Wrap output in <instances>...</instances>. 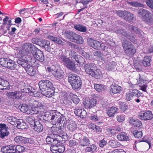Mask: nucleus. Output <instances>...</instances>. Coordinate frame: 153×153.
<instances>
[{
	"label": "nucleus",
	"instance_id": "obj_1",
	"mask_svg": "<svg viewBox=\"0 0 153 153\" xmlns=\"http://www.w3.org/2000/svg\"><path fill=\"white\" fill-rule=\"evenodd\" d=\"M45 120L52 122L53 125L57 123H65V118L56 111H50L45 113L44 115Z\"/></svg>",
	"mask_w": 153,
	"mask_h": 153
},
{
	"label": "nucleus",
	"instance_id": "obj_2",
	"mask_svg": "<svg viewBox=\"0 0 153 153\" xmlns=\"http://www.w3.org/2000/svg\"><path fill=\"white\" fill-rule=\"evenodd\" d=\"M95 55L98 56L99 61L102 62L103 64H106L105 65L106 69L110 70L112 71H115L116 63L115 62L111 61L110 55H103L101 52L99 51L95 53Z\"/></svg>",
	"mask_w": 153,
	"mask_h": 153
},
{
	"label": "nucleus",
	"instance_id": "obj_3",
	"mask_svg": "<svg viewBox=\"0 0 153 153\" xmlns=\"http://www.w3.org/2000/svg\"><path fill=\"white\" fill-rule=\"evenodd\" d=\"M129 28L131 30L130 32L128 31H127V32H124L121 30H117L116 31V32L119 34H122L123 36L129 39L130 41L135 44L137 43V42L136 41V37L134 36V34H133L134 33H135L137 34H138V36H140V35L142 36L143 34L144 33L141 31L138 28L132 25L129 26Z\"/></svg>",
	"mask_w": 153,
	"mask_h": 153
},
{
	"label": "nucleus",
	"instance_id": "obj_4",
	"mask_svg": "<svg viewBox=\"0 0 153 153\" xmlns=\"http://www.w3.org/2000/svg\"><path fill=\"white\" fill-rule=\"evenodd\" d=\"M39 85L42 95L48 97L53 95V91L51 89L53 85L50 81L48 80H41L39 82Z\"/></svg>",
	"mask_w": 153,
	"mask_h": 153
},
{
	"label": "nucleus",
	"instance_id": "obj_5",
	"mask_svg": "<svg viewBox=\"0 0 153 153\" xmlns=\"http://www.w3.org/2000/svg\"><path fill=\"white\" fill-rule=\"evenodd\" d=\"M37 49L34 46L30 43H26L22 47V50L17 54L18 58L23 57L25 56L32 57L33 53Z\"/></svg>",
	"mask_w": 153,
	"mask_h": 153
},
{
	"label": "nucleus",
	"instance_id": "obj_6",
	"mask_svg": "<svg viewBox=\"0 0 153 153\" xmlns=\"http://www.w3.org/2000/svg\"><path fill=\"white\" fill-rule=\"evenodd\" d=\"M68 76V82L71 85L72 88L75 90L80 89L82 85L80 78L71 73H69Z\"/></svg>",
	"mask_w": 153,
	"mask_h": 153
},
{
	"label": "nucleus",
	"instance_id": "obj_7",
	"mask_svg": "<svg viewBox=\"0 0 153 153\" xmlns=\"http://www.w3.org/2000/svg\"><path fill=\"white\" fill-rule=\"evenodd\" d=\"M46 105L41 102H36L34 105L29 106V114H37L39 112H43L45 111Z\"/></svg>",
	"mask_w": 153,
	"mask_h": 153
},
{
	"label": "nucleus",
	"instance_id": "obj_8",
	"mask_svg": "<svg viewBox=\"0 0 153 153\" xmlns=\"http://www.w3.org/2000/svg\"><path fill=\"white\" fill-rule=\"evenodd\" d=\"M138 16L142 17L143 20L149 24L153 22V16L148 10L143 8L140 9L138 11Z\"/></svg>",
	"mask_w": 153,
	"mask_h": 153
},
{
	"label": "nucleus",
	"instance_id": "obj_9",
	"mask_svg": "<svg viewBox=\"0 0 153 153\" xmlns=\"http://www.w3.org/2000/svg\"><path fill=\"white\" fill-rule=\"evenodd\" d=\"M59 59L61 60L67 68L72 71L75 70L76 67L75 63L64 54H62L59 56Z\"/></svg>",
	"mask_w": 153,
	"mask_h": 153
},
{
	"label": "nucleus",
	"instance_id": "obj_10",
	"mask_svg": "<svg viewBox=\"0 0 153 153\" xmlns=\"http://www.w3.org/2000/svg\"><path fill=\"white\" fill-rule=\"evenodd\" d=\"M22 58V59H18L17 62L19 64L21 65L25 69L29 66V65H33V63L34 61L36 62L35 60L32 59V57H31L25 56Z\"/></svg>",
	"mask_w": 153,
	"mask_h": 153
},
{
	"label": "nucleus",
	"instance_id": "obj_11",
	"mask_svg": "<svg viewBox=\"0 0 153 153\" xmlns=\"http://www.w3.org/2000/svg\"><path fill=\"white\" fill-rule=\"evenodd\" d=\"M123 47L125 53L128 55L132 56L136 52L134 46L130 42L124 41L123 42Z\"/></svg>",
	"mask_w": 153,
	"mask_h": 153
},
{
	"label": "nucleus",
	"instance_id": "obj_12",
	"mask_svg": "<svg viewBox=\"0 0 153 153\" xmlns=\"http://www.w3.org/2000/svg\"><path fill=\"white\" fill-rule=\"evenodd\" d=\"M67 37L71 41L77 44H81L83 42L82 38L80 36L73 32H69L67 34Z\"/></svg>",
	"mask_w": 153,
	"mask_h": 153
},
{
	"label": "nucleus",
	"instance_id": "obj_13",
	"mask_svg": "<svg viewBox=\"0 0 153 153\" xmlns=\"http://www.w3.org/2000/svg\"><path fill=\"white\" fill-rule=\"evenodd\" d=\"M74 138L79 141V145L83 146H87L90 143L88 138L85 137L80 133H76L74 135Z\"/></svg>",
	"mask_w": 153,
	"mask_h": 153
},
{
	"label": "nucleus",
	"instance_id": "obj_14",
	"mask_svg": "<svg viewBox=\"0 0 153 153\" xmlns=\"http://www.w3.org/2000/svg\"><path fill=\"white\" fill-rule=\"evenodd\" d=\"M153 117L152 112L149 111H141L139 114V117L140 119L143 120H150Z\"/></svg>",
	"mask_w": 153,
	"mask_h": 153
},
{
	"label": "nucleus",
	"instance_id": "obj_15",
	"mask_svg": "<svg viewBox=\"0 0 153 153\" xmlns=\"http://www.w3.org/2000/svg\"><path fill=\"white\" fill-rule=\"evenodd\" d=\"M7 95L9 99L14 100L19 99L22 96V94L19 91H11L7 92Z\"/></svg>",
	"mask_w": 153,
	"mask_h": 153
},
{
	"label": "nucleus",
	"instance_id": "obj_16",
	"mask_svg": "<svg viewBox=\"0 0 153 153\" xmlns=\"http://www.w3.org/2000/svg\"><path fill=\"white\" fill-rule=\"evenodd\" d=\"M33 56L35 59L41 62H43L44 60V57L42 51L37 49L32 55V58Z\"/></svg>",
	"mask_w": 153,
	"mask_h": 153
},
{
	"label": "nucleus",
	"instance_id": "obj_17",
	"mask_svg": "<svg viewBox=\"0 0 153 153\" xmlns=\"http://www.w3.org/2000/svg\"><path fill=\"white\" fill-rule=\"evenodd\" d=\"M51 151L53 153H61L65 150L64 146H56V145H52L50 147Z\"/></svg>",
	"mask_w": 153,
	"mask_h": 153
},
{
	"label": "nucleus",
	"instance_id": "obj_18",
	"mask_svg": "<svg viewBox=\"0 0 153 153\" xmlns=\"http://www.w3.org/2000/svg\"><path fill=\"white\" fill-rule=\"evenodd\" d=\"M139 91L136 89H133L130 90L129 92L126 93V99L127 101H130L132 100L134 96L137 95L138 96V93Z\"/></svg>",
	"mask_w": 153,
	"mask_h": 153
},
{
	"label": "nucleus",
	"instance_id": "obj_19",
	"mask_svg": "<svg viewBox=\"0 0 153 153\" xmlns=\"http://www.w3.org/2000/svg\"><path fill=\"white\" fill-rule=\"evenodd\" d=\"M67 129L69 131H73L77 128V126L74 121L72 120H70L66 123Z\"/></svg>",
	"mask_w": 153,
	"mask_h": 153
},
{
	"label": "nucleus",
	"instance_id": "obj_20",
	"mask_svg": "<svg viewBox=\"0 0 153 153\" xmlns=\"http://www.w3.org/2000/svg\"><path fill=\"white\" fill-rule=\"evenodd\" d=\"M0 134L2 138H4L8 134V128L5 125L0 124Z\"/></svg>",
	"mask_w": 153,
	"mask_h": 153
},
{
	"label": "nucleus",
	"instance_id": "obj_21",
	"mask_svg": "<svg viewBox=\"0 0 153 153\" xmlns=\"http://www.w3.org/2000/svg\"><path fill=\"white\" fill-rule=\"evenodd\" d=\"M94 65L93 64L85 65L84 67L85 72L87 74L91 76L92 72L94 71Z\"/></svg>",
	"mask_w": 153,
	"mask_h": 153
},
{
	"label": "nucleus",
	"instance_id": "obj_22",
	"mask_svg": "<svg viewBox=\"0 0 153 153\" xmlns=\"http://www.w3.org/2000/svg\"><path fill=\"white\" fill-rule=\"evenodd\" d=\"M100 42L96 40H94L93 39H91L88 42L89 46L94 48L95 49H100Z\"/></svg>",
	"mask_w": 153,
	"mask_h": 153
},
{
	"label": "nucleus",
	"instance_id": "obj_23",
	"mask_svg": "<svg viewBox=\"0 0 153 153\" xmlns=\"http://www.w3.org/2000/svg\"><path fill=\"white\" fill-rule=\"evenodd\" d=\"M1 150L4 153H15V150L13 148V145L3 146L1 148Z\"/></svg>",
	"mask_w": 153,
	"mask_h": 153
},
{
	"label": "nucleus",
	"instance_id": "obj_24",
	"mask_svg": "<svg viewBox=\"0 0 153 153\" xmlns=\"http://www.w3.org/2000/svg\"><path fill=\"white\" fill-rule=\"evenodd\" d=\"M117 110L118 108H117L114 106L111 107L107 109V114L110 117H113Z\"/></svg>",
	"mask_w": 153,
	"mask_h": 153
},
{
	"label": "nucleus",
	"instance_id": "obj_25",
	"mask_svg": "<svg viewBox=\"0 0 153 153\" xmlns=\"http://www.w3.org/2000/svg\"><path fill=\"white\" fill-rule=\"evenodd\" d=\"M117 138L119 141H126L129 140V137L127 135V134L124 132H122L119 134L117 136Z\"/></svg>",
	"mask_w": 153,
	"mask_h": 153
},
{
	"label": "nucleus",
	"instance_id": "obj_26",
	"mask_svg": "<svg viewBox=\"0 0 153 153\" xmlns=\"http://www.w3.org/2000/svg\"><path fill=\"white\" fill-rule=\"evenodd\" d=\"M53 75L57 79L62 78L64 75L63 71L60 69L56 70L55 72H53Z\"/></svg>",
	"mask_w": 153,
	"mask_h": 153
},
{
	"label": "nucleus",
	"instance_id": "obj_27",
	"mask_svg": "<svg viewBox=\"0 0 153 153\" xmlns=\"http://www.w3.org/2000/svg\"><path fill=\"white\" fill-rule=\"evenodd\" d=\"M25 89L24 90H25L26 92L28 93L30 95L37 97L40 96L39 93L36 91H32L31 90V87L25 88Z\"/></svg>",
	"mask_w": 153,
	"mask_h": 153
},
{
	"label": "nucleus",
	"instance_id": "obj_28",
	"mask_svg": "<svg viewBox=\"0 0 153 153\" xmlns=\"http://www.w3.org/2000/svg\"><path fill=\"white\" fill-rule=\"evenodd\" d=\"M150 57L149 56H146L144 58L142 61H140V63L141 65L144 66H149L150 65Z\"/></svg>",
	"mask_w": 153,
	"mask_h": 153
},
{
	"label": "nucleus",
	"instance_id": "obj_29",
	"mask_svg": "<svg viewBox=\"0 0 153 153\" xmlns=\"http://www.w3.org/2000/svg\"><path fill=\"white\" fill-rule=\"evenodd\" d=\"M46 140L48 144H51L52 145H56L59 142V140L49 136L47 137Z\"/></svg>",
	"mask_w": 153,
	"mask_h": 153
},
{
	"label": "nucleus",
	"instance_id": "obj_30",
	"mask_svg": "<svg viewBox=\"0 0 153 153\" xmlns=\"http://www.w3.org/2000/svg\"><path fill=\"white\" fill-rule=\"evenodd\" d=\"M121 89V87L117 85H114L111 86V94L119 93Z\"/></svg>",
	"mask_w": 153,
	"mask_h": 153
},
{
	"label": "nucleus",
	"instance_id": "obj_31",
	"mask_svg": "<svg viewBox=\"0 0 153 153\" xmlns=\"http://www.w3.org/2000/svg\"><path fill=\"white\" fill-rule=\"evenodd\" d=\"M102 75V72L100 70L95 67L94 71L91 76L96 78H100Z\"/></svg>",
	"mask_w": 153,
	"mask_h": 153
},
{
	"label": "nucleus",
	"instance_id": "obj_32",
	"mask_svg": "<svg viewBox=\"0 0 153 153\" xmlns=\"http://www.w3.org/2000/svg\"><path fill=\"white\" fill-rule=\"evenodd\" d=\"M16 66L17 65L13 61L8 59L6 68L13 70L16 68Z\"/></svg>",
	"mask_w": 153,
	"mask_h": 153
},
{
	"label": "nucleus",
	"instance_id": "obj_33",
	"mask_svg": "<svg viewBox=\"0 0 153 153\" xmlns=\"http://www.w3.org/2000/svg\"><path fill=\"white\" fill-rule=\"evenodd\" d=\"M34 126V130L38 132H41L43 129V126L39 122H36Z\"/></svg>",
	"mask_w": 153,
	"mask_h": 153
},
{
	"label": "nucleus",
	"instance_id": "obj_34",
	"mask_svg": "<svg viewBox=\"0 0 153 153\" xmlns=\"http://www.w3.org/2000/svg\"><path fill=\"white\" fill-rule=\"evenodd\" d=\"M64 94H65L64 97L65 99L63 101L64 103L68 106L71 105L72 102L71 101V99L70 97H69L66 93H64Z\"/></svg>",
	"mask_w": 153,
	"mask_h": 153
},
{
	"label": "nucleus",
	"instance_id": "obj_35",
	"mask_svg": "<svg viewBox=\"0 0 153 153\" xmlns=\"http://www.w3.org/2000/svg\"><path fill=\"white\" fill-rule=\"evenodd\" d=\"M31 65H29V66L26 68L25 70L28 74L31 76H33L36 74V71L34 68Z\"/></svg>",
	"mask_w": 153,
	"mask_h": 153
},
{
	"label": "nucleus",
	"instance_id": "obj_36",
	"mask_svg": "<svg viewBox=\"0 0 153 153\" xmlns=\"http://www.w3.org/2000/svg\"><path fill=\"white\" fill-rule=\"evenodd\" d=\"M95 89L98 92H101L105 90L106 88L105 85L100 84H94Z\"/></svg>",
	"mask_w": 153,
	"mask_h": 153
},
{
	"label": "nucleus",
	"instance_id": "obj_37",
	"mask_svg": "<svg viewBox=\"0 0 153 153\" xmlns=\"http://www.w3.org/2000/svg\"><path fill=\"white\" fill-rule=\"evenodd\" d=\"M19 108L22 112L29 114L28 111H29V106L25 104L20 105L19 106Z\"/></svg>",
	"mask_w": 153,
	"mask_h": 153
},
{
	"label": "nucleus",
	"instance_id": "obj_38",
	"mask_svg": "<svg viewBox=\"0 0 153 153\" xmlns=\"http://www.w3.org/2000/svg\"><path fill=\"white\" fill-rule=\"evenodd\" d=\"M97 149V147L96 145L93 144L86 147L85 149V151L87 152H91L93 153Z\"/></svg>",
	"mask_w": 153,
	"mask_h": 153
},
{
	"label": "nucleus",
	"instance_id": "obj_39",
	"mask_svg": "<svg viewBox=\"0 0 153 153\" xmlns=\"http://www.w3.org/2000/svg\"><path fill=\"white\" fill-rule=\"evenodd\" d=\"M16 123V127L19 129H23L26 128V123L23 122L22 120H19Z\"/></svg>",
	"mask_w": 153,
	"mask_h": 153
},
{
	"label": "nucleus",
	"instance_id": "obj_40",
	"mask_svg": "<svg viewBox=\"0 0 153 153\" xmlns=\"http://www.w3.org/2000/svg\"><path fill=\"white\" fill-rule=\"evenodd\" d=\"M130 123L132 124L134 126L139 127L142 125L141 122L137 119H131L130 120Z\"/></svg>",
	"mask_w": 153,
	"mask_h": 153
},
{
	"label": "nucleus",
	"instance_id": "obj_41",
	"mask_svg": "<svg viewBox=\"0 0 153 153\" xmlns=\"http://www.w3.org/2000/svg\"><path fill=\"white\" fill-rule=\"evenodd\" d=\"M47 38L54 42L59 44H62V41L59 38L57 37H54L51 36H49Z\"/></svg>",
	"mask_w": 153,
	"mask_h": 153
},
{
	"label": "nucleus",
	"instance_id": "obj_42",
	"mask_svg": "<svg viewBox=\"0 0 153 153\" xmlns=\"http://www.w3.org/2000/svg\"><path fill=\"white\" fill-rule=\"evenodd\" d=\"M74 28L76 30L83 32H85L86 31V27L80 25H75Z\"/></svg>",
	"mask_w": 153,
	"mask_h": 153
},
{
	"label": "nucleus",
	"instance_id": "obj_43",
	"mask_svg": "<svg viewBox=\"0 0 153 153\" xmlns=\"http://www.w3.org/2000/svg\"><path fill=\"white\" fill-rule=\"evenodd\" d=\"M134 19V18L133 14L127 11V13L126 15L125 19L127 21L131 22Z\"/></svg>",
	"mask_w": 153,
	"mask_h": 153
},
{
	"label": "nucleus",
	"instance_id": "obj_44",
	"mask_svg": "<svg viewBox=\"0 0 153 153\" xmlns=\"http://www.w3.org/2000/svg\"><path fill=\"white\" fill-rule=\"evenodd\" d=\"M7 119L8 122L12 125L15 124L16 123H17V121L19 120L17 118L13 116H9L7 118Z\"/></svg>",
	"mask_w": 153,
	"mask_h": 153
},
{
	"label": "nucleus",
	"instance_id": "obj_45",
	"mask_svg": "<svg viewBox=\"0 0 153 153\" xmlns=\"http://www.w3.org/2000/svg\"><path fill=\"white\" fill-rule=\"evenodd\" d=\"M1 86L3 87V88H0V89L1 90H8L10 89L9 83L7 81L4 80L2 81V85Z\"/></svg>",
	"mask_w": 153,
	"mask_h": 153
},
{
	"label": "nucleus",
	"instance_id": "obj_46",
	"mask_svg": "<svg viewBox=\"0 0 153 153\" xmlns=\"http://www.w3.org/2000/svg\"><path fill=\"white\" fill-rule=\"evenodd\" d=\"M70 97H72L71 100L73 103L75 104H77L79 102V100L77 96L72 94H70Z\"/></svg>",
	"mask_w": 153,
	"mask_h": 153
},
{
	"label": "nucleus",
	"instance_id": "obj_47",
	"mask_svg": "<svg viewBox=\"0 0 153 153\" xmlns=\"http://www.w3.org/2000/svg\"><path fill=\"white\" fill-rule=\"evenodd\" d=\"M109 145L113 148L118 147L119 145V143L116 140H111L109 141L108 143Z\"/></svg>",
	"mask_w": 153,
	"mask_h": 153
},
{
	"label": "nucleus",
	"instance_id": "obj_48",
	"mask_svg": "<svg viewBox=\"0 0 153 153\" xmlns=\"http://www.w3.org/2000/svg\"><path fill=\"white\" fill-rule=\"evenodd\" d=\"M90 103V100L89 99H87L83 100V105L86 108H91Z\"/></svg>",
	"mask_w": 153,
	"mask_h": 153
},
{
	"label": "nucleus",
	"instance_id": "obj_49",
	"mask_svg": "<svg viewBox=\"0 0 153 153\" xmlns=\"http://www.w3.org/2000/svg\"><path fill=\"white\" fill-rule=\"evenodd\" d=\"M42 40V39H40L39 38L36 37L32 39L31 41L33 43L40 46L42 45L41 41Z\"/></svg>",
	"mask_w": 153,
	"mask_h": 153
},
{
	"label": "nucleus",
	"instance_id": "obj_50",
	"mask_svg": "<svg viewBox=\"0 0 153 153\" xmlns=\"http://www.w3.org/2000/svg\"><path fill=\"white\" fill-rule=\"evenodd\" d=\"M8 59L7 58H0V65L2 66L6 67L7 65Z\"/></svg>",
	"mask_w": 153,
	"mask_h": 153
},
{
	"label": "nucleus",
	"instance_id": "obj_51",
	"mask_svg": "<svg viewBox=\"0 0 153 153\" xmlns=\"http://www.w3.org/2000/svg\"><path fill=\"white\" fill-rule=\"evenodd\" d=\"M13 148H14L15 150V153L17 152L20 153L23 152L24 150V147L20 145H18L16 146L13 145Z\"/></svg>",
	"mask_w": 153,
	"mask_h": 153
},
{
	"label": "nucleus",
	"instance_id": "obj_52",
	"mask_svg": "<svg viewBox=\"0 0 153 153\" xmlns=\"http://www.w3.org/2000/svg\"><path fill=\"white\" fill-rule=\"evenodd\" d=\"M114 126H113L111 128H109L107 129V132L108 134L111 136L114 135L116 134V131L114 129Z\"/></svg>",
	"mask_w": 153,
	"mask_h": 153
},
{
	"label": "nucleus",
	"instance_id": "obj_53",
	"mask_svg": "<svg viewBox=\"0 0 153 153\" xmlns=\"http://www.w3.org/2000/svg\"><path fill=\"white\" fill-rule=\"evenodd\" d=\"M117 13L118 16L121 17L125 19V16H126V15L127 13V11L118 10L117 12Z\"/></svg>",
	"mask_w": 153,
	"mask_h": 153
},
{
	"label": "nucleus",
	"instance_id": "obj_54",
	"mask_svg": "<svg viewBox=\"0 0 153 153\" xmlns=\"http://www.w3.org/2000/svg\"><path fill=\"white\" fill-rule=\"evenodd\" d=\"M132 133L135 137L137 138H140L142 136V133L140 131L135 130L132 131Z\"/></svg>",
	"mask_w": 153,
	"mask_h": 153
},
{
	"label": "nucleus",
	"instance_id": "obj_55",
	"mask_svg": "<svg viewBox=\"0 0 153 153\" xmlns=\"http://www.w3.org/2000/svg\"><path fill=\"white\" fill-rule=\"evenodd\" d=\"M73 58L75 59L76 62L79 64H81L82 63H83L82 61L83 59V58L80 56L77 55H75V56Z\"/></svg>",
	"mask_w": 153,
	"mask_h": 153
},
{
	"label": "nucleus",
	"instance_id": "obj_56",
	"mask_svg": "<svg viewBox=\"0 0 153 153\" xmlns=\"http://www.w3.org/2000/svg\"><path fill=\"white\" fill-rule=\"evenodd\" d=\"M130 4L135 7H143L144 5L136 1H132L129 2Z\"/></svg>",
	"mask_w": 153,
	"mask_h": 153
},
{
	"label": "nucleus",
	"instance_id": "obj_57",
	"mask_svg": "<svg viewBox=\"0 0 153 153\" xmlns=\"http://www.w3.org/2000/svg\"><path fill=\"white\" fill-rule=\"evenodd\" d=\"M35 118L34 117L32 116L28 117L27 119L26 120L27 122L31 125L35 124V122L34 121Z\"/></svg>",
	"mask_w": 153,
	"mask_h": 153
},
{
	"label": "nucleus",
	"instance_id": "obj_58",
	"mask_svg": "<svg viewBox=\"0 0 153 153\" xmlns=\"http://www.w3.org/2000/svg\"><path fill=\"white\" fill-rule=\"evenodd\" d=\"M41 41L42 45L40 46L42 47H45L46 46L48 47L49 46L50 43L49 41L42 39Z\"/></svg>",
	"mask_w": 153,
	"mask_h": 153
},
{
	"label": "nucleus",
	"instance_id": "obj_59",
	"mask_svg": "<svg viewBox=\"0 0 153 153\" xmlns=\"http://www.w3.org/2000/svg\"><path fill=\"white\" fill-rule=\"evenodd\" d=\"M125 116L123 115H119L117 116V120L119 122L123 121L125 120Z\"/></svg>",
	"mask_w": 153,
	"mask_h": 153
},
{
	"label": "nucleus",
	"instance_id": "obj_60",
	"mask_svg": "<svg viewBox=\"0 0 153 153\" xmlns=\"http://www.w3.org/2000/svg\"><path fill=\"white\" fill-rule=\"evenodd\" d=\"M23 138V137L20 136H16L14 140L15 142L17 143H22V139Z\"/></svg>",
	"mask_w": 153,
	"mask_h": 153
},
{
	"label": "nucleus",
	"instance_id": "obj_61",
	"mask_svg": "<svg viewBox=\"0 0 153 153\" xmlns=\"http://www.w3.org/2000/svg\"><path fill=\"white\" fill-rule=\"evenodd\" d=\"M146 2L148 6L153 9V0H146Z\"/></svg>",
	"mask_w": 153,
	"mask_h": 153
},
{
	"label": "nucleus",
	"instance_id": "obj_62",
	"mask_svg": "<svg viewBox=\"0 0 153 153\" xmlns=\"http://www.w3.org/2000/svg\"><path fill=\"white\" fill-rule=\"evenodd\" d=\"M82 108H80L76 107L74 109V112L76 115L80 117V112Z\"/></svg>",
	"mask_w": 153,
	"mask_h": 153
},
{
	"label": "nucleus",
	"instance_id": "obj_63",
	"mask_svg": "<svg viewBox=\"0 0 153 153\" xmlns=\"http://www.w3.org/2000/svg\"><path fill=\"white\" fill-rule=\"evenodd\" d=\"M47 70L49 72H51L53 75V72H55L56 70L55 66L53 65L50 67H48Z\"/></svg>",
	"mask_w": 153,
	"mask_h": 153
},
{
	"label": "nucleus",
	"instance_id": "obj_64",
	"mask_svg": "<svg viewBox=\"0 0 153 153\" xmlns=\"http://www.w3.org/2000/svg\"><path fill=\"white\" fill-rule=\"evenodd\" d=\"M69 144L70 146L72 147L77 145L78 143L75 139H73L69 141Z\"/></svg>",
	"mask_w": 153,
	"mask_h": 153
}]
</instances>
